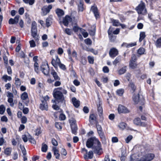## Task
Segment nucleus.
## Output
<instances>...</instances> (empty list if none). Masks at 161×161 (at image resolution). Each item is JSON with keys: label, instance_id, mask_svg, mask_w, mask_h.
Wrapping results in <instances>:
<instances>
[{"label": "nucleus", "instance_id": "obj_1", "mask_svg": "<svg viewBox=\"0 0 161 161\" xmlns=\"http://www.w3.org/2000/svg\"><path fill=\"white\" fill-rule=\"evenodd\" d=\"M86 146L88 148H91L92 147L94 152L97 154H99V151L102 149L100 142L95 137L88 139L86 143Z\"/></svg>", "mask_w": 161, "mask_h": 161}, {"label": "nucleus", "instance_id": "obj_2", "mask_svg": "<svg viewBox=\"0 0 161 161\" xmlns=\"http://www.w3.org/2000/svg\"><path fill=\"white\" fill-rule=\"evenodd\" d=\"M37 31L36 23L35 21H33L32 22L31 25V36L35 40H38L39 38L37 34Z\"/></svg>", "mask_w": 161, "mask_h": 161}, {"label": "nucleus", "instance_id": "obj_3", "mask_svg": "<svg viewBox=\"0 0 161 161\" xmlns=\"http://www.w3.org/2000/svg\"><path fill=\"white\" fill-rule=\"evenodd\" d=\"M136 9L138 14L145 15L147 13L145 4L142 2H141L139 5L136 7Z\"/></svg>", "mask_w": 161, "mask_h": 161}, {"label": "nucleus", "instance_id": "obj_4", "mask_svg": "<svg viewBox=\"0 0 161 161\" xmlns=\"http://www.w3.org/2000/svg\"><path fill=\"white\" fill-rule=\"evenodd\" d=\"M136 56L134 54H132L131 59L129 62V67L130 68L132 69H134L137 68V64L136 62Z\"/></svg>", "mask_w": 161, "mask_h": 161}, {"label": "nucleus", "instance_id": "obj_5", "mask_svg": "<svg viewBox=\"0 0 161 161\" xmlns=\"http://www.w3.org/2000/svg\"><path fill=\"white\" fill-rule=\"evenodd\" d=\"M53 97L59 101L63 102L64 100V97L62 93L60 91H53Z\"/></svg>", "mask_w": 161, "mask_h": 161}, {"label": "nucleus", "instance_id": "obj_6", "mask_svg": "<svg viewBox=\"0 0 161 161\" xmlns=\"http://www.w3.org/2000/svg\"><path fill=\"white\" fill-rule=\"evenodd\" d=\"M102 101L100 97V96L99 94H97V111L98 113L100 116L102 115L103 110V108L102 106Z\"/></svg>", "mask_w": 161, "mask_h": 161}, {"label": "nucleus", "instance_id": "obj_7", "mask_svg": "<svg viewBox=\"0 0 161 161\" xmlns=\"http://www.w3.org/2000/svg\"><path fill=\"white\" fill-rule=\"evenodd\" d=\"M154 157V155L153 153H148L143 156L141 158V161H150Z\"/></svg>", "mask_w": 161, "mask_h": 161}, {"label": "nucleus", "instance_id": "obj_8", "mask_svg": "<svg viewBox=\"0 0 161 161\" xmlns=\"http://www.w3.org/2000/svg\"><path fill=\"white\" fill-rule=\"evenodd\" d=\"M52 6L50 5L48 6H44L42 8V15L43 16L46 15L48 13L50 10L52 8Z\"/></svg>", "mask_w": 161, "mask_h": 161}, {"label": "nucleus", "instance_id": "obj_9", "mask_svg": "<svg viewBox=\"0 0 161 161\" xmlns=\"http://www.w3.org/2000/svg\"><path fill=\"white\" fill-rule=\"evenodd\" d=\"M41 70L45 75H48L49 73V68L47 64H42L41 66Z\"/></svg>", "mask_w": 161, "mask_h": 161}, {"label": "nucleus", "instance_id": "obj_10", "mask_svg": "<svg viewBox=\"0 0 161 161\" xmlns=\"http://www.w3.org/2000/svg\"><path fill=\"white\" fill-rule=\"evenodd\" d=\"M56 59L53 58L51 63L52 65L55 68L57 67V65L61 63L60 59L58 58V56L57 55H55Z\"/></svg>", "mask_w": 161, "mask_h": 161}, {"label": "nucleus", "instance_id": "obj_11", "mask_svg": "<svg viewBox=\"0 0 161 161\" xmlns=\"http://www.w3.org/2000/svg\"><path fill=\"white\" fill-rule=\"evenodd\" d=\"M118 111L119 113H128L129 112V111L126 107L121 105H119Z\"/></svg>", "mask_w": 161, "mask_h": 161}, {"label": "nucleus", "instance_id": "obj_12", "mask_svg": "<svg viewBox=\"0 0 161 161\" xmlns=\"http://www.w3.org/2000/svg\"><path fill=\"white\" fill-rule=\"evenodd\" d=\"M19 15H17L14 19L10 18L8 21L9 24L12 25L17 24L19 21Z\"/></svg>", "mask_w": 161, "mask_h": 161}, {"label": "nucleus", "instance_id": "obj_13", "mask_svg": "<svg viewBox=\"0 0 161 161\" xmlns=\"http://www.w3.org/2000/svg\"><path fill=\"white\" fill-rule=\"evenodd\" d=\"M130 161H141V158L136 154H133L130 157Z\"/></svg>", "mask_w": 161, "mask_h": 161}, {"label": "nucleus", "instance_id": "obj_14", "mask_svg": "<svg viewBox=\"0 0 161 161\" xmlns=\"http://www.w3.org/2000/svg\"><path fill=\"white\" fill-rule=\"evenodd\" d=\"M118 54V51L117 49L115 48L111 49L109 52V55L111 58H114Z\"/></svg>", "mask_w": 161, "mask_h": 161}, {"label": "nucleus", "instance_id": "obj_15", "mask_svg": "<svg viewBox=\"0 0 161 161\" xmlns=\"http://www.w3.org/2000/svg\"><path fill=\"white\" fill-rule=\"evenodd\" d=\"M42 103L40 105V108L42 110H46L48 109V106L47 103L46 101H43L42 100Z\"/></svg>", "mask_w": 161, "mask_h": 161}, {"label": "nucleus", "instance_id": "obj_16", "mask_svg": "<svg viewBox=\"0 0 161 161\" xmlns=\"http://www.w3.org/2000/svg\"><path fill=\"white\" fill-rule=\"evenodd\" d=\"M71 21V18L69 16H66L63 19V23L65 26H67L68 23Z\"/></svg>", "mask_w": 161, "mask_h": 161}, {"label": "nucleus", "instance_id": "obj_17", "mask_svg": "<svg viewBox=\"0 0 161 161\" xmlns=\"http://www.w3.org/2000/svg\"><path fill=\"white\" fill-rule=\"evenodd\" d=\"M91 11L93 12L96 18L98 17L99 14L97 7L92 6L91 8Z\"/></svg>", "mask_w": 161, "mask_h": 161}, {"label": "nucleus", "instance_id": "obj_18", "mask_svg": "<svg viewBox=\"0 0 161 161\" xmlns=\"http://www.w3.org/2000/svg\"><path fill=\"white\" fill-rule=\"evenodd\" d=\"M72 101L74 105L76 108H78L80 105V101L75 97H73L72 99Z\"/></svg>", "mask_w": 161, "mask_h": 161}, {"label": "nucleus", "instance_id": "obj_19", "mask_svg": "<svg viewBox=\"0 0 161 161\" xmlns=\"http://www.w3.org/2000/svg\"><path fill=\"white\" fill-rule=\"evenodd\" d=\"M93 156V153L92 151H91L89 152L88 153L84 155V158L85 159H91Z\"/></svg>", "mask_w": 161, "mask_h": 161}, {"label": "nucleus", "instance_id": "obj_20", "mask_svg": "<svg viewBox=\"0 0 161 161\" xmlns=\"http://www.w3.org/2000/svg\"><path fill=\"white\" fill-rule=\"evenodd\" d=\"M77 3L78 4L79 10L80 11H82L84 9L83 1H78Z\"/></svg>", "mask_w": 161, "mask_h": 161}, {"label": "nucleus", "instance_id": "obj_21", "mask_svg": "<svg viewBox=\"0 0 161 161\" xmlns=\"http://www.w3.org/2000/svg\"><path fill=\"white\" fill-rule=\"evenodd\" d=\"M53 150L54 152V154L57 159H58L60 157V154L59 153L58 151L55 147L53 148Z\"/></svg>", "mask_w": 161, "mask_h": 161}, {"label": "nucleus", "instance_id": "obj_22", "mask_svg": "<svg viewBox=\"0 0 161 161\" xmlns=\"http://www.w3.org/2000/svg\"><path fill=\"white\" fill-rule=\"evenodd\" d=\"M127 69V66H124L118 70V73L119 75H121L124 74L126 71Z\"/></svg>", "mask_w": 161, "mask_h": 161}, {"label": "nucleus", "instance_id": "obj_23", "mask_svg": "<svg viewBox=\"0 0 161 161\" xmlns=\"http://www.w3.org/2000/svg\"><path fill=\"white\" fill-rule=\"evenodd\" d=\"M55 12L58 17H60L64 14V11L62 10L59 8L56 9Z\"/></svg>", "mask_w": 161, "mask_h": 161}, {"label": "nucleus", "instance_id": "obj_24", "mask_svg": "<svg viewBox=\"0 0 161 161\" xmlns=\"http://www.w3.org/2000/svg\"><path fill=\"white\" fill-rule=\"evenodd\" d=\"M12 148L11 147H7L5 149L4 153L7 156H9L12 152Z\"/></svg>", "mask_w": 161, "mask_h": 161}, {"label": "nucleus", "instance_id": "obj_25", "mask_svg": "<svg viewBox=\"0 0 161 161\" xmlns=\"http://www.w3.org/2000/svg\"><path fill=\"white\" fill-rule=\"evenodd\" d=\"M20 97L22 100H25L28 99V97L27 93L25 92H23L21 94Z\"/></svg>", "mask_w": 161, "mask_h": 161}, {"label": "nucleus", "instance_id": "obj_26", "mask_svg": "<svg viewBox=\"0 0 161 161\" xmlns=\"http://www.w3.org/2000/svg\"><path fill=\"white\" fill-rule=\"evenodd\" d=\"M52 18L51 16L48 17L46 20V24L47 27H49L52 23Z\"/></svg>", "mask_w": 161, "mask_h": 161}, {"label": "nucleus", "instance_id": "obj_27", "mask_svg": "<svg viewBox=\"0 0 161 161\" xmlns=\"http://www.w3.org/2000/svg\"><path fill=\"white\" fill-rule=\"evenodd\" d=\"M146 35L144 32H141L140 34L139 41L141 42L145 37Z\"/></svg>", "mask_w": 161, "mask_h": 161}, {"label": "nucleus", "instance_id": "obj_28", "mask_svg": "<svg viewBox=\"0 0 161 161\" xmlns=\"http://www.w3.org/2000/svg\"><path fill=\"white\" fill-rule=\"evenodd\" d=\"M51 74L53 75L55 80H59L60 78L57 75V73L54 70H53L51 72Z\"/></svg>", "mask_w": 161, "mask_h": 161}, {"label": "nucleus", "instance_id": "obj_29", "mask_svg": "<svg viewBox=\"0 0 161 161\" xmlns=\"http://www.w3.org/2000/svg\"><path fill=\"white\" fill-rule=\"evenodd\" d=\"M121 60V57L120 56H118L113 62V64L114 65L116 66V64L119 63Z\"/></svg>", "mask_w": 161, "mask_h": 161}, {"label": "nucleus", "instance_id": "obj_30", "mask_svg": "<svg viewBox=\"0 0 161 161\" xmlns=\"http://www.w3.org/2000/svg\"><path fill=\"white\" fill-rule=\"evenodd\" d=\"M133 99L135 103H137L139 101V95L138 94L134 95L133 97Z\"/></svg>", "mask_w": 161, "mask_h": 161}, {"label": "nucleus", "instance_id": "obj_31", "mask_svg": "<svg viewBox=\"0 0 161 161\" xmlns=\"http://www.w3.org/2000/svg\"><path fill=\"white\" fill-rule=\"evenodd\" d=\"M15 84L17 86H19L21 84L20 80L17 76L15 78Z\"/></svg>", "mask_w": 161, "mask_h": 161}, {"label": "nucleus", "instance_id": "obj_32", "mask_svg": "<svg viewBox=\"0 0 161 161\" xmlns=\"http://www.w3.org/2000/svg\"><path fill=\"white\" fill-rule=\"evenodd\" d=\"M69 121L71 126H76L75 123L76 121L75 119L73 118H71L69 120Z\"/></svg>", "mask_w": 161, "mask_h": 161}, {"label": "nucleus", "instance_id": "obj_33", "mask_svg": "<svg viewBox=\"0 0 161 161\" xmlns=\"http://www.w3.org/2000/svg\"><path fill=\"white\" fill-rule=\"evenodd\" d=\"M145 52V49L143 47H141L138 50L137 53L140 55H142L144 54Z\"/></svg>", "mask_w": 161, "mask_h": 161}, {"label": "nucleus", "instance_id": "obj_34", "mask_svg": "<svg viewBox=\"0 0 161 161\" xmlns=\"http://www.w3.org/2000/svg\"><path fill=\"white\" fill-rule=\"evenodd\" d=\"M155 45L157 47L159 48L161 47V37L157 40Z\"/></svg>", "mask_w": 161, "mask_h": 161}, {"label": "nucleus", "instance_id": "obj_35", "mask_svg": "<svg viewBox=\"0 0 161 161\" xmlns=\"http://www.w3.org/2000/svg\"><path fill=\"white\" fill-rule=\"evenodd\" d=\"M2 79L5 82H7V80L10 81L12 79L11 77L10 76H8L6 75H4L3 76Z\"/></svg>", "mask_w": 161, "mask_h": 161}, {"label": "nucleus", "instance_id": "obj_36", "mask_svg": "<svg viewBox=\"0 0 161 161\" xmlns=\"http://www.w3.org/2000/svg\"><path fill=\"white\" fill-rule=\"evenodd\" d=\"M112 22L114 26H118L120 25V23L118 20L113 19L112 20Z\"/></svg>", "mask_w": 161, "mask_h": 161}, {"label": "nucleus", "instance_id": "obj_37", "mask_svg": "<svg viewBox=\"0 0 161 161\" xmlns=\"http://www.w3.org/2000/svg\"><path fill=\"white\" fill-rule=\"evenodd\" d=\"M98 133L100 136V138L103 140H105V138L103 132V130H100V131H97Z\"/></svg>", "mask_w": 161, "mask_h": 161}, {"label": "nucleus", "instance_id": "obj_38", "mask_svg": "<svg viewBox=\"0 0 161 161\" xmlns=\"http://www.w3.org/2000/svg\"><path fill=\"white\" fill-rule=\"evenodd\" d=\"M141 120L139 118H136L133 120L134 123L137 125H140L141 123Z\"/></svg>", "mask_w": 161, "mask_h": 161}, {"label": "nucleus", "instance_id": "obj_39", "mask_svg": "<svg viewBox=\"0 0 161 161\" xmlns=\"http://www.w3.org/2000/svg\"><path fill=\"white\" fill-rule=\"evenodd\" d=\"M129 86L130 88L131 91H132V92H134L136 89V87L135 86L134 84H133L132 83H130Z\"/></svg>", "mask_w": 161, "mask_h": 161}, {"label": "nucleus", "instance_id": "obj_40", "mask_svg": "<svg viewBox=\"0 0 161 161\" xmlns=\"http://www.w3.org/2000/svg\"><path fill=\"white\" fill-rule=\"evenodd\" d=\"M35 71L36 73H38L39 71V69L38 64L37 62H35L34 65Z\"/></svg>", "mask_w": 161, "mask_h": 161}, {"label": "nucleus", "instance_id": "obj_41", "mask_svg": "<svg viewBox=\"0 0 161 161\" xmlns=\"http://www.w3.org/2000/svg\"><path fill=\"white\" fill-rule=\"evenodd\" d=\"M121 130H123L125 128L126 124L124 122L120 123L118 125Z\"/></svg>", "mask_w": 161, "mask_h": 161}, {"label": "nucleus", "instance_id": "obj_42", "mask_svg": "<svg viewBox=\"0 0 161 161\" xmlns=\"http://www.w3.org/2000/svg\"><path fill=\"white\" fill-rule=\"evenodd\" d=\"M5 110V108L4 106L2 105L0 106V114H3Z\"/></svg>", "mask_w": 161, "mask_h": 161}, {"label": "nucleus", "instance_id": "obj_43", "mask_svg": "<svg viewBox=\"0 0 161 161\" xmlns=\"http://www.w3.org/2000/svg\"><path fill=\"white\" fill-rule=\"evenodd\" d=\"M47 145L43 144L42 147V152H45L47 151Z\"/></svg>", "mask_w": 161, "mask_h": 161}, {"label": "nucleus", "instance_id": "obj_44", "mask_svg": "<svg viewBox=\"0 0 161 161\" xmlns=\"http://www.w3.org/2000/svg\"><path fill=\"white\" fill-rule=\"evenodd\" d=\"M124 92V90L123 89H119L116 91L117 94L119 96H122Z\"/></svg>", "mask_w": 161, "mask_h": 161}, {"label": "nucleus", "instance_id": "obj_45", "mask_svg": "<svg viewBox=\"0 0 161 161\" xmlns=\"http://www.w3.org/2000/svg\"><path fill=\"white\" fill-rule=\"evenodd\" d=\"M88 62L90 64H93L94 63V58L93 57L88 56L87 58Z\"/></svg>", "mask_w": 161, "mask_h": 161}, {"label": "nucleus", "instance_id": "obj_46", "mask_svg": "<svg viewBox=\"0 0 161 161\" xmlns=\"http://www.w3.org/2000/svg\"><path fill=\"white\" fill-rule=\"evenodd\" d=\"M8 101L10 103V105L11 106L13 107L14 105L13 103V97H10L8 98Z\"/></svg>", "mask_w": 161, "mask_h": 161}, {"label": "nucleus", "instance_id": "obj_47", "mask_svg": "<svg viewBox=\"0 0 161 161\" xmlns=\"http://www.w3.org/2000/svg\"><path fill=\"white\" fill-rule=\"evenodd\" d=\"M71 128L72 133L74 134H75L77 130L76 126H72L71 127Z\"/></svg>", "mask_w": 161, "mask_h": 161}, {"label": "nucleus", "instance_id": "obj_48", "mask_svg": "<svg viewBox=\"0 0 161 161\" xmlns=\"http://www.w3.org/2000/svg\"><path fill=\"white\" fill-rule=\"evenodd\" d=\"M80 30H81V32H82V34L83 35V36L85 38H86L87 37V36H88V35L87 32H85V30H83L82 29H81Z\"/></svg>", "mask_w": 161, "mask_h": 161}, {"label": "nucleus", "instance_id": "obj_49", "mask_svg": "<svg viewBox=\"0 0 161 161\" xmlns=\"http://www.w3.org/2000/svg\"><path fill=\"white\" fill-rule=\"evenodd\" d=\"M29 43L30 45V47H34L36 46V44L33 40H31L29 41Z\"/></svg>", "mask_w": 161, "mask_h": 161}, {"label": "nucleus", "instance_id": "obj_50", "mask_svg": "<svg viewBox=\"0 0 161 161\" xmlns=\"http://www.w3.org/2000/svg\"><path fill=\"white\" fill-rule=\"evenodd\" d=\"M55 126L58 129H61L62 128L61 124L60 123L56 122Z\"/></svg>", "mask_w": 161, "mask_h": 161}, {"label": "nucleus", "instance_id": "obj_51", "mask_svg": "<svg viewBox=\"0 0 161 161\" xmlns=\"http://www.w3.org/2000/svg\"><path fill=\"white\" fill-rule=\"evenodd\" d=\"M86 51H90L95 55L97 53V51L94 50L93 48H87L86 49Z\"/></svg>", "mask_w": 161, "mask_h": 161}, {"label": "nucleus", "instance_id": "obj_52", "mask_svg": "<svg viewBox=\"0 0 161 161\" xmlns=\"http://www.w3.org/2000/svg\"><path fill=\"white\" fill-rule=\"evenodd\" d=\"M20 148L23 154V155H25L26 154V152L25 147L23 146H21Z\"/></svg>", "mask_w": 161, "mask_h": 161}, {"label": "nucleus", "instance_id": "obj_53", "mask_svg": "<svg viewBox=\"0 0 161 161\" xmlns=\"http://www.w3.org/2000/svg\"><path fill=\"white\" fill-rule=\"evenodd\" d=\"M95 27L94 26H93V30H90L89 31L90 34L92 36H94L95 34Z\"/></svg>", "mask_w": 161, "mask_h": 161}, {"label": "nucleus", "instance_id": "obj_54", "mask_svg": "<svg viewBox=\"0 0 161 161\" xmlns=\"http://www.w3.org/2000/svg\"><path fill=\"white\" fill-rule=\"evenodd\" d=\"M65 32L68 35H71L72 34V31L71 30L68 28L64 30Z\"/></svg>", "mask_w": 161, "mask_h": 161}, {"label": "nucleus", "instance_id": "obj_55", "mask_svg": "<svg viewBox=\"0 0 161 161\" xmlns=\"http://www.w3.org/2000/svg\"><path fill=\"white\" fill-rule=\"evenodd\" d=\"M85 43L87 45H90L92 44V42L91 39L89 38H87L85 40Z\"/></svg>", "mask_w": 161, "mask_h": 161}, {"label": "nucleus", "instance_id": "obj_56", "mask_svg": "<svg viewBox=\"0 0 161 161\" xmlns=\"http://www.w3.org/2000/svg\"><path fill=\"white\" fill-rule=\"evenodd\" d=\"M27 121V119L25 116H23L21 119V123L23 124H25Z\"/></svg>", "mask_w": 161, "mask_h": 161}, {"label": "nucleus", "instance_id": "obj_57", "mask_svg": "<svg viewBox=\"0 0 161 161\" xmlns=\"http://www.w3.org/2000/svg\"><path fill=\"white\" fill-rule=\"evenodd\" d=\"M132 136L131 135L128 136L125 139V142L127 143H128L132 139Z\"/></svg>", "mask_w": 161, "mask_h": 161}, {"label": "nucleus", "instance_id": "obj_58", "mask_svg": "<svg viewBox=\"0 0 161 161\" xmlns=\"http://www.w3.org/2000/svg\"><path fill=\"white\" fill-rule=\"evenodd\" d=\"M103 70L105 73H108L109 71V69L107 66H104L103 68Z\"/></svg>", "mask_w": 161, "mask_h": 161}, {"label": "nucleus", "instance_id": "obj_59", "mask_svg": "<svg viewBox=\"0 0 161 161\" xmlns=\"http://www.w3.org/2000/svg\"><path fill=\"white\" fill-rule=\"evenodd\" d=\"M35 132H36V135L38 136L41 133L40 128H39L36 129V130H35Z\"/></svg>", "mask_w": 161, "mask_h": 161}, {"label": "nucleus", "instance_id": "obj_60", "mask_svg": "<svg viewBox=\"0 0 161 161\" xmlns=\"http://www.w3.org/2000/svg\"><path fill=\"white\" fill-rule=\"evenodd\" d=\"M96 119V115L92 114L90 115V120H95Z\"/></svg>", "mask_w": 161, "mask_h": 161}, {"label": "nucleus", "instance_id": "obj_61", "mask_svg": "<svg viewBox=\"0 0 161 161\" xmlns=\"http://www.w3.org/2000/svg\"><path fill=\"white\" fill-rule=\"evenodd\" d=\"M61 154L64 156H66L67 154L66 150L63 148H62L61 150Z\"/></svg>", "mask_w": 161, "mask_h": 161}, {"label": "nucleus", "instance_id": "obj_62", "mask_svg": "<svg viewBox=\"0 0 161 161\" xmlns=\"http://www.w3.org/2000/svg\"><path fill=\"white\" fill-rule=\"evenodd\" d=\"M28 139H29V141L31 143L34 144H35L36 143V142L34 138L31 137L30 138H29Z\"/></svg>", "mask_w": 161, "mask_h": 161}, {"label": "nucleus", "instance_id": "obj_63", "mask_svg": "<svg viewBox=\"0 0 161 161\" xmlns=\"http://www.w3.org/2000/svg\"><path fill=\"white\" fill-rule=\"evenodd\" d=\"M58 66H59V68L63 70H65L66 69V67L63 64H62L61 63H60L58 65Z\"/></svg>", "mask_w": 161, "mask_h": 161}, {"label": "nucleus", "instance_id": "obj_64", "mask_svg": "<svg viewBox=\"0 0 161 161\" xmlns=\"http://www.w3.org/2000/svg\"><path fill=\"white\" fill-rule=\"evenodd\" d=\"M102 81L104 83H106L107 82L108 79L106 77L103 76L101 79Z\"/></svg>", "mask_w": 161, "mask_h": 161}]
</instances>
